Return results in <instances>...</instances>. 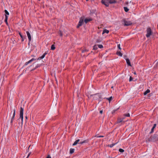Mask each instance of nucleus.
I'll use <instances>...</instances> for the list:
<instances>
[{
  "label": "nucleus",
  "mask_w": 158,
  "mask_h": 158,
  "mask_svg": "<svg viewBox=\"0 0 158 158\" xmlns=\"http://www.w3.org/2000/svg\"><path fill=\"white\" fill-rule=\"evenodd\" d=\"M158 140V135L154 134L153 135L151 136L150 138L146 139L145 141L146 143L149 142H155Z\"/></svg>",
  "instance_id": "obj_1"
},
{
  "label": "nucleus",
  "mask_w": 158,
  "mask_h": 158,
  "mask_svg": "<svg viewBox=\"0 0 158 158\" xmlns=\"http://www.w3.org/2000/svg\"><path fill=\"white\" fill-rule=\"evenodd\" d=\"M152 31L150 27H148L147 29V34L146 36L147 38L149 37L152 35Z\"/></svg>",
  "instance_id": "obj_2"
},
{
  "label": "nucleus",
  "mask_w": 158,
  "mask_h": 158,
  "mask_svg": "<svg viewBox=\"0 0 158 158\" xmlns=\"http://www.w3.org/2000/svg\"><path fill=\"white\" fill-rule=\"evenodd\" d=\"M23 108L21 107L20 111V118L21 119L22 122L23 123Z\"/></svg>",
  "instance_id": "obj_3"
},
{
  "label": "nucleus",
  "mask_w": 158,
  "mask_h": 158,
  "mask_svg": "<svg viewBox=\"0 0 158 158\" xmlns=\"http://www.w3.org/2000/svg\"><path fill=\"white\" fill-rule=\"evenodd\" d=\"M110 0H102V3L104 5L108 7L109 5V1Z\"/></svg>",
  "instance_id": "obj_4"
},
{
  "label": "nucleus",
  "mask_w": 158,
  "mask_h": 158,
  "mask_svg": "<svg viewBox=\"0 0 158 158\" xmlns=\"http://www.w3.org/2000/svg\"><path fill=\"white\" fill-rule=\"evenodd\" d=\"M122 21L124 23V26H129L131 25L132 24V23L131 21H127L125 19H123Z\"/></svg>",
  "instance_id": "obj_5"
},
{
  "label": "nucleus",
  "mask_w": 158,
  "mask_h": 158,
  "mask_svg": "<svg viewBox=\"0 0 158 158\" xmlns=\"http://www.w3.org/2000/svg\"><path fill=\"white\" fill-rule=\"evenodd\" d=\"M13 112L12 115V116L11 118V120L10 121V123L12 124L13 122V121L14 120L15 114V109H13Z\"/></svg>",
  "instance_id": "obj_6"
},
{
  "label": "nucleus",
  "mask_w": 158,
  "mask_h": 158,
  "mask_svg": "<svg viewBox=\"0 0 158 158\" xmlns=\"http://www.w3.org/2000/svg\"><path fill=\"white\" fill-rule=\"evenodd\" d=\"M125 123L124 121H123V119H121V118H118L117 121L116 122V124H118L121 123L120 125L122 124H124Z\"/></svg>",
  "instance_id": "obj_7"
},
{
  "label": "nucleus",
  "mask_w": 158,
  "mask_h": 158,
  "mask_svg": "<svg viewBox=\"0 0 158 158\" xmlns=\"http://www.w3.org/2000/svg\"><path fill=\"white\" fill-rule=\"evenodd\" d=\"M83 22V19H82L81 18L80 19L78 24L77 26V28H79L82 25Z\"/></svg>",
  "instance_id": "obj_8"
},
{
  "label": "nucleus",
  "mask_w": 158,
  "mask_h": 158,
  "mask_svg": "<svg viewBox=\"0 0 158 158\" xmlns=\"http://www.w3.org/2000/svg\"><path fill=\"white\" fill-rule=\"evenodd\" d=\"M26 33H27V37H28V40H29L28 44H29L30 43V42L31 41V36L29 32V31H27Z\"/></svg>",
  "instance_id": "obj_9"
},
{
  "label": "nucleus",
  "mask_w": 158,
  "mask_h": 158,
  "mask_svg": "<svg viewBox=\"0 0 158 158\" xmlns=\"http://www.w3.org/2000/svg\"><path fill=\"white\" fill-rule=\"evenodd\" d=\"M36 60V59L34 58H32L31 59V60H29V61H28L26 62V63H25V65H27L28 64L30 63L32 61H33L34 60Z\"/></svg>",
  "instance_id": "obj_10"
},
{
  "label": "nucleus",
  "mask_w": 158,
  "mask_h": 158,
  "mask_svg": "<svg viewBox=\"0 0 158 158\" xmlns=\"http://www.w3.org/2000/svg\"><path fill=\"white\" fill-rule=\"evenodd\" d=\"M89 140L88 139H87L83 141L80 142L79 143H78V144H82L84 143H87L89 142Z\"/></svg>",
  "instance_id": "obj_11"
},
{
  "label": "nucleus",
  "mask_w": 158,
  "mask_h": 158,
  "mask_svg": "<svg viewBox=\"0 0 158 158\" xmlns=\"http://www.w3.org/2000/svg\"><path fill=\"white\" fill-rule=\"evenodd\" d=\"M126 60L127 64L129 66H131V63L129 59L128 58H127L126 59Z\"/></svg>",
  "instance_id": "obj_12"
},
{
  "label": "nucleus",
  "mask_w": 158,
  "mask_h": 158,
  "mask_svg": "<svg viewBox=\"0 0 158 158\" xmlns=\"http://www.w3.org/2000/svg\"><path fill=\"white\" fill-rule=\"evenodd\" d=\"M92 20V19H85V22L86 23H87L91 21Z\"/></svg>",
  "instance_id": "obj_13"
},
{
  "label": "nucleus",
  "mask_w": 158,
  "mask_h": 158,
  "mask_svg": "<svg viewBox=\"0 0 158 158\" xmlns=\"http://www.w3.org/2000/svg\"><path fill=\"white\" fill-rule=\"evenodd\" d=\"M80 141V140L78 139L76 140L75 142L73 144V146H75L76 145H77L78 143H78Z\"/></svg>",
  "instance_id": "obj_14"
},
{
  "label": "nucleus",
  "mask_w": 158,
  "mask_h": 158,
  "mask_svg": "<svg viewBox=\"0 0 158 158\" xmlns=\"http://www.w3.org/2000/svg\"><path fill=\"white\" fill-rule=\"evenodd\" d=\"M117 2L115 1V0H110L109 1V4H113V3H115Z\"/></svg>",
  "instance_id": "obj_15"
},
{
  "label": "nucleus",
  "mask_w": 158,
  "mask_h": 158,
  "mask_svg": "<svg viewBox=\"0 0 158 158\" xmlns=\"http://www.w3.org/2000/svg\"><path fill=\"white\" fill-rule=\"evenodd\" d=\"M116 54L120 56H122L123 55L122 53L120 52L117 51Z\"/></svg>",
  "instance_id": "obj_16"
},
{
  "label": "nucleus",
  "mask_w": 158,
  "mask_h": 158,
  "mask_svg": "<svg viewBox=\"0 0 158 158\" xmlns=\"http://www.w3.org/2000/svg\"><path fill=\"white\" fill-rule=\"evenodd\" d=\"M109 31L105 29L103 30V31L102 32V34H103L105 33H106L107 34V33H109Z\"/></svg>",
  "instance_id": "obj_17"
},
{
  "label": "nucleus",
  "mask_w": 158,
  "mask_h": 158,
  "mask_svg": "<svg viewBox=\"0 0 158 158\" xmlns=\"http://www.w3.org/2000/svg\"><path fill=\"white\" fill-rule=\"evenodd\" d=\"M150 92V90L149 89H147L144 93V94L145 95Z\"/></svg>",
  "instance_id": "obj_18"
},
{
  "label": "nucleus",
  "mask_w": 158,
  "mask_h": 158,
  "mask_svg": "<svg viewBox=\"0 0 158 158\" xmlns=\"http://www.w3.org/2000/svg\"><path fill=\"white\" fill-rule=\"evenodd\" d=\"M8 16L7 15H5V22L6 23V24L7 25L8 24L7 20Z\"/></svg>",
  "instance_id": "obj_19"
},
{
  "label": "nucleus",
  "mask_w": 158,
  "mask_h": 158,
  "mask_svg": "<svg viewBox=\"0 0 158 158\" xmlns=\"http://www.w3.org/2000/svg\"><path fill=\"white\" fill-rule=\"evenodd\" d=\"M47 54V53L46 52H45L42 56L40 57V58L42 59H43V58H44V57Z\"/></svg>",
  "instance_id": "obj_20"
},
{
  "label": "nucleus",
  "mask_w": 158,
  "mask_h": 158,
  "mask_svg": "<svg viewBox=\"0 0 158 158\" xmlns=\"http://www.w3.org/2000/svg\"><path fill=\"white\" fill-rule=\"evenodd\" d=\"M74 151V149L73 148H71L70 150V154L73 153Z\"/></svg>",
  "instance_id": "obj_21"
},
{
  "label": "nucleus",
  "mask_w": 158,
  "mask_h": 158,
  "mask_svg": "<svg viewBox=\"0 0 158 158\" xmlns=\"http://www.w3.org/2000/svg\"><path fill=\"white\" fill-rule=\"evenodd\" d=\"M55 49V47L54 44L52 45L51 47V49L52 50H54Z\"/></svg>",
  "instance_id": "obj_22"
},
{
  "label": "nucleus",
  "mask_w": 158,
  "mask_h": 158,
  "mask_svg": "<svg viewBox=\"0 0 158 158\" xmlns=\"http://www.w3.org/2000/svg\"><path fill=\"white\" fill-rule=\"evenodd\" d=\"M106 99L108 100L109 101V102H110L111 101V100H112V96H111L109 98H106Z\"/></svg>",
  "instance_id": "obj_23"
},
{
  "label": "nucleus",
  "mask_w": 158,
  "mask_h": 158,
  "mask_svg": "<svg viewBox=\"0 0 158 158\" xmlns=\"http://www.w3.org/2000/svg\"><path fill=\"white\" fill-rule=\"evenodd\" d=\"M124 9L125 11L126 12H127L129 10V9L126 7H124Z\"/></svg>",
  "instance_id": "obj_24"
},
{
  "label": "nucleus",
  "mask_w": 158,
  "mask_h": 158,
  "mask_svg": "<svg viewBox=\"0 0 158 158\" xmlns=\"http://www.w3.org/2000/svg\"><path fill=\"white\" fill-rule=\"evenodd\" d=\"M123 116L125 117H130V115L129 113H127V114H123Z\"/></svg>",
  "instance_id": "obj_25"
},
{
  "label": "nucleus",
  "mask_w": 158,
  "mask_h": 158,
  "mask_svg": "<svg viewBox=\"0 0 158 158\" xmlns=\"http://www.w3.org/2000/svg\"><path fill=\"white\" fill-rule=\"evenodd\" d=\"M58 34L60 36H62L63 35L62 33V31H59L58 32Z\"/></svg>",
  "instance_id": "obj_26"
},
{
  "label": "nucleus",
  "mask_w": 158,
  "mask_h": 158,
  "mask_svg": "<svg viewBox=\"0 0 158 158\" xmlns=\"http://www.w3.org/2000/svg\"><path fill=\"white\" fill-rule=\"evenodd\" d=\"M40 64H37V65L35 67V68L34 69H33L32 70L35 69L40 67Z\"/></svg>",
  "instance_id": "obj_27"
},
{
  "label": "nucleus",
  "mask_w": 158,
  "mask_h": 158,
  "mask_svg": "<svg viewBox=\"0 0 158 158\" xmlns=\"http://www.w3.org/2000/svg\"><path fill=\"white\" fill-rule=\"evenodd\" d=\"M98 48L96 45H95L94 46L93 49L94 50H96Z\"/></svg>",
  "instance_id": "obj_28"
},
{
  "label": "nucleus",
  "mask_w": 158,
  "mask_h": 158,
  "mask_svg": "<svg viewBox=\"0 0 158 158\" xmlns=\"http://www.w3.org/2000/svg\"><path fill=\"white\" fill-rule=\"evenodd\" d=\"M98 47L100 48H103V46L101 44H99L98 45Z\"/></svg>",
  "instance_id": "obj_29"
},
{
  "label": "nucleus",
  "mask_w": 158,
  "mask_h": 158,
  "mask_svg": "<svg viewBox=\"0 0 158 158\" xmlns=\"http://www.w3.org/2000/svg\"><path fill=\"white\" fill-rule=\"evenodd\" d=\"M4 11L6 14L5 15H9V13L6 10H5Z\"/></svg>",
  "instance_id": "obj_30"
},
{
  "label": "nucleus",
  "mask_w": 158,
  "mask_h": 158,
  "mask_svg": "<svg viewBox=\"0 0 158 158\" xmlns=\"http://www.w3.org/2000/svg\"><path fill=\"white\" fill-rule=\"evenodd\" d=\"M119 151L123 153L124 152V150L120 148L119 149Z\"/></svg>",
  "instance_id": "obj_31"
},
{
  "label": "nucleus",
  "mask_w": 158,
  "mask_h": 158,
  "mask_svg": "<svg viewBox=\"0 0 158 158\" xmlns=\"http://www.w3.org/2000/svg\"><path fill=\"white\" fill-rule=\"evenodd\" d=\"M116 143H112L110 145H109L108 146L110 147V148H112L113 146H114Z\"/></svg>",
  "instance_id": "obj_32"
},
{
  "label": "nucleus",
  "mask_w": 158,
  "mask_h": 158,
  "mask_svg": "<svg viewBox=\"0 0 158 158\" xmlns=\"http://www.w3.org/2000/svg\"><path fill=\"white\" fill-rule=\"evenodd\" d=\"M96 137H98V138H101V137H104V136L103 135H100V136H99L98 135H97L96 136Z\"/></svg>",
  "instance_id": "obj_33"
},
{
  "label": "nucleus",
  "mask_w": 158,
  "mask_h": 158,
  "mask_svg": "<svg viewBox=\"0 0 158 158\" xmlns=\"http://www.w3.org/2000/svg\"><path fill=\"white\" fill-rule=\"evenodd\" d=\"M117 46L119 49L121 50V49L120 47V44H118L117 45Z\"/></svg>",
  "instance_id": "obj_34"
},
{
  "label": "nucleus",
  "mask_w": 158,
  "mask_h": 158,
  "mask_svg": "<svg viewBox=\"0 0 158 158\" xmlns=\"http://www.w3.org/2000/svg\"><path fill=\"white\" fill-rule=\"evenodd\" d=\"M133 79L132 77L131 76L130 77L129 81H132Z\"/></svg>",
  "instance_id": "obj_35"
},
{
  "label": "nucleus",
  "mask_w": 158,
  "mask_h": 158,
  "mask_svg": "<svg viewBox=\"0 0 158 158\" xmlns=\"http://www.w3.org/2000/svg\"><path fill=\"white\" fill-rule=\"evenodd\" d=\"M88 51V50H87V49H84V50H83L82 51V52H85Z\"/></svg>",
  "instance_id": "obj_36"
},
{
  "label": "nucleus",
  "mask_w": 158,
  "mask_h": 158,
  "mask_svg": "<svg viewBox=\"0 0 158 158\" xmlns=\"http://www.w3.org/2000/svg\"><path fill=\"white\" fill-rule=\"evenodd\" d=\"M19 35H20V36L21 37V38H22V37H23V35H22L21 34V32H19Z\"/></svg>",
  "instance_id": "obj_37"
},
{
  "label": "nucleus",
  "mask_w": 158,
  "mask_h": 158,
  "mask_svg": "<svg viewBox=\"0 0 158 158\" xmlns=\"http://www.w3.org/2000/svg\"><path fill=\"white\" fill-rule=\"evenodd\" d=\"M117 110H114L112 111V114H114L115 112Z\"/></svg>",
  "instance_id": "obj_38"
},
{
  "label": "nucleus",
  "mask_w": 158,
  "mask_h": 158,
  "mask_svg": "<svg viewBox=\"0 0 158 158\" xmlns=\"http://www.w3.org/2000/svg\"><path fill=\"white\" fill-rule=\"evenodd\" d=\"M153 131H154V129L152 128L151 129V132H150V133L151 134V133H153Z\"/></svg>",
  "instance_id": "obj_39"
},
{
  "label": "nucleus",
  "mask_w": 158,
  "mask_h": 158,
  "mask_svg": "<svg viewBox=\"0 0 158 158\" xmlns=\"http://www.w3.org/2000/svg\"><path fill=\"white\" fill-rule=\"evenodd\" d=\"M46 158H51V157L50 155H48Z\"/></svg>",
  "instance_id": "obj_40"
},
{
  "label": "nucleus",
  "mask_w": 158,
  "mask_h": 158,
  "mask_svg": "<svg viewBox=\"0 0 158 158\" xmlns=\"http://www.w3.org/2000/svg\"><path fill=\"white\" fill-rule=\"evenodd\" d=\"M12 111H13V110L12 109L11 110V113L10 114V116H11V115L12 114Z\"/></svg>",
  "instance_id": "obj_41"
},
{
  "label": "nucleus",
  "mask_w": 158,
  "mask_h": 158,
  "mask_svg": "<svg viewBox=\"0 0 158 158\" xmlns=\"http://www.w3.org/2000/svg\"><path fill=\"white\" fill-rule=\"evenodd\" d=\"M103 112V110H100V113L101 114H102Z\"/></svg>",
  "instance_id": "obj_42"
},
{
  "label": "nucleus",
  "mask_w": 158,
  "mask_h": 158,
  "mask_svg": "<svg viewBox=\"0 0 158 158\" xmlns=\"http://www.w3.org/2000/svg\"><path fill=\"white\" fill-rule=\"evenodd\" d=\"M15 42H16L15 40H14V41H13V44H15Z\"/></svg>",
  "instance_id": "obj_43"
},
{
  "label": "nucleus",
  "mask_w": 158,
  "mask_h": 158,
  "mask_svg": "<svg viewBox=\"0 0 158 158\" xmlns=\"http://www.w3.org/2000/svg\"><path fill=\"white\" fill-rule=\"evenodd\" d=\"M22 38V41L23 42V41H24V39L23 38V37L22 38Z\"/></svg>",
  "instance_id": "obj_44"
},
{
  "label": "nucleus",
  "mask_w": 158,
  "mask_h": 158,
  "mask_svg": "<svg viewBox=\"0 0 158 158\" xmlns=\"http://www.w3.org/2000/svg\"><path fill=\"white\" fill-rule=\"evenodd\" d=\"M153 126H154V127H156V124H154Z\"/></svg>",
  "instance_id": "obj_45"
},
{
  "label": "nucleus",
  "mask_w": 158,
  "mask_h": 158,
  "mask_svg": "<svg viewBox=\"0 0 158 158\" xmlns=\"http://www.w3.org/2000/svg\"><path fill=\"white\" fill-rule=\"evenodd\" d=\"M126 4L127 5L128 4V2H125Z\"/></svg>",
  "instance_id": "obj_46"
},
{
  "label": "nucleus",
  "mask_w": 158,
  "mask_h": 158,
  "mask_svg": "<svg viewBox=\"0 0 158 158\" xmlns=\"http://www.w3.org/2000/svg\"><path fill=\"white\" fill-rule=\"evenodd\" d=\"M30 153H29V154H28V156H27V158L28 157H29V156H30Z\"/></svg>",
  "instance_id": "obj_47"
},
{
  "label": "nucleus",
  "mask_w": 158,
  "mask_h": 158,
  "mask_svg": "<svg viewBox=\"0 0 158 158\" xmlns=\"http://www.w3.org/2000/svg\"><path fill=\"white\" fill-rule=\"evenodd\" d=\"M25 118H26V119H27V116H25Z\"/></svg>",
  "instance_id": "obj_48"
},
{
  "label": "nucleus",
  "mask_w": 158,
  "mask_h": 158,
  "mask_svg": "<svg viewBox=\"0 0 158 158\" xmlns=\"http://www.w3.org/2000/svg\"><path fill=\"white\" fill-rule=\"evenodd\" d=\"M155 128V127H154V126L152 128V129H154Z\"/></svg>",
  "instance_id": "obj_49"
},
{
  "label": "nucleus",
  "mask_w": 158,
  "mask_h": 158,
  "mask_svg": "<svg viewBox=\"0 0 158 158\" xmlns=\"http://www.w3.org/2000/svg\"><path fill=\"white\" fill-rule=\"evenodd\" d=\"M99 42V41H98V40H97V41H96V42L97 43H98Z\"/></svg>",
  "instance_id": "obj_50"
},
{
  "label": "nucleus",
  "mask_w": 158,
  "mask_h": 158,
  "mask_svg": "<svg viewBox=\"0 0 158 158\" xmlns=\"http://www.w3.org/2000/svg\"><path fill=\"white\" fill-rule=\"evenodd\" d=\"M134 74H136V72H134Z\"/></svg>",
  "instance_id": "obj_51"
},
{
  "label": "nucleus",
  "mask_w": 158,
  "mask_h": 158,
  "mask_svg": "<svg viewBox=\"0 0 158 158\" xmlns=\"http://www.w3.org/2000/svg\"><path fill=\"white\" fill-rule=\"evenodd\" d=\"M156 65L157 66H158V61L156 63Z\"/></svg>",
  "instance_id": "obj_52"
},
{
  "label": "nucleus",
  "mask_w": 158,
  "mask_h": 158,
  "mask_svg": "<svg viewBox=\"0 0 158 158\" xmlns=\"http://www.w3.org/2000/svg\"><path fill=\"white\" fill-rule=\"evenodd\" d=\"M121 119H123V120L124 119V118H121Z\"/></svg>",
  "instance_id": "obj_53"
},
{
  "label": "nucleus",
  "mask_w": 158,
  "mask_h": 158,
  "mask_svg": "<svg viewBox=\"0 0 158 158\" xmlns=\"http://www.w3.org/2000/svg\"><path fill=\"white\" fill-rule=\"evenodd\" d=\"M41 59L40 58V57L38 58V59H37V60H40V59Z\"/></svg>",
  "instance_id": "obj_54"
},
{
  "label": "nucleus",
  "mask_w": 158,
  "mask_h": 158,
  "mask_svg": "<svg viewBox=\"0 0 158 158\" xmlns=\"http://www.w3.org/2000/svg\"><path fill=\"white\" fill-rule=\"evenodd\" d=\"M87 1H88L89 0H86Z\"/></svg>",
  "instance_id": "obj_55"
},
{
  "label": "nucleus",
  "mask_w": 158,
  "mask_h": 158,
  "mask_svg": "<svg viewBox=\"0 0 158 158\" xmlns=\"http://www.w3.org/2000/svg\"><path fill=\"white\" fill-rule=\"evenodd\" d=\"M111 88H113V86H112V87H111Z\"/></svg>",
  "instance_id": "obj_56"
},
{
  "label": "nucleus",
  "mask_w": 158,
  "mask_h": 158,
  "mask_svg": "<svg viewBox=\"0 0 158 158\" xmlns=\"http://www.w3.org/2000/svg\"><path fill=\"white\" fill-rule=\"evenodd\" d=\"M157 27H158V25H157Z\"/></svg>",
  "instance_id": "obj_57"
},
{
  "label": "nucleus",
  "mask_w": 158,
  "mask_h": 158,
  "mask_svg": "<svg viewBox=\"0 0 158 158\" xmlns=\"http://www.w3.org/2000/svg\"><path fill=\"white\" fill-rule=\"evenodd\" d=\"M39 1H40V0H38Z\"/></svg>",
  "instance_id": "obj_58"
}]
</instances>
